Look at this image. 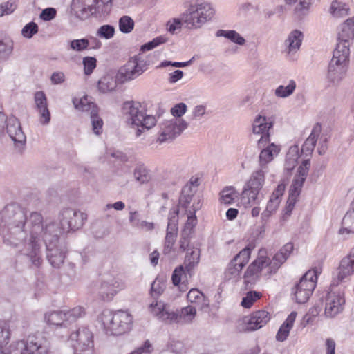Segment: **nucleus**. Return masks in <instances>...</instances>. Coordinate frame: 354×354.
I'll list each match as a JSON object with an SVG mask.
<instances>
[{
	"label": "nucleus",
	"instance_id": "nucleus-1",
	"mask_svg": "<svg viewBox=\"0 0 354 354\" xmlns=\"http://www.w3.org/2000/svg\"><path fill=\"white\" fill-rule=\"evenodd\" d=\"M2 222L8 225L1 230L3 241L19 248L31 264L39 267L42 263V248L47 250V258L55 268L63 263L65 254L57 245L58 232L54 223L44 220L40 213L31 212L28 216L18 207L7 206L1 212Z\"/></svg>",
	"mask_w": 354,
	"mask_h": 354
},
{
	"label": "nucleus",
	"instance_id": "nucleus-2",
	"mask_svg": "<svg viewBox=\"0 0 354 354\" xmlns=\"http://www.w3.org/2000/svg\"><path fill=\"white\" fill-rule=\"evenodd\" d=\"M294 250L293 243H286L272 259L261 251L257 258L248 267L244 273V282L248 286L254 285L261 276L269 277L276 273L279 268L284 263Z\"/></svg>",
	"mask_w": 354,
	"mask_h": 354
},
{
	"label": "nucleus",
	"instance_id": "nucleus-3",
	"mask_svg": "<svg viewBox=\"0 0 354 354\" xmlns=\"http://www.w3.org/2000/svg\"><path fill=\"white\" fill-rule=\"evenodd\" d=\"M122 110L127 125L135 131L137 138L154 127L158 122V118L148 113L145 106L139 102H126Z\"/></svg>",
	"mask_w": 354,
	"mask_h": 354
},
{
	"label": "nucleus",
	"instance_id": "nucleus-4",
	"mask_svg": "<svg viewBox=\"0 0 354 354\" xmlns=\"http://www.w3.org/2000/svg\"><path fill=\"white\" fill-rule=\"evenodd\" d=\"M99 320L106 334L119 336L129 333L133 326V318L127 310L111 311L104 310L99 317Z\"/></svg>",
	"mask_w": 354,
	"mask_h": 354
},
{
	"label": "nucleus",
	"instance_id": "nucleus-5",
	"mask_svg": "<svg viewBox=\"0 0 354 354\" xmlns=\"http://www.w3.org/2000/svg\"><path fill=\"white\" fill-rule=\"evenodd\" d=\"M216 10L207 1L190 3L182 13V21L189 29H199L214 18Z\"/></svg>",
	"mask_w": 354,
	"mask_h": 354
},
{
	"label": "nucleus",
	"instance_id": "nucleus-6",
	"mask_svg": "<svg viewBox=\"0 0 354 354\" xmlns=\"http://www.w3.org/2000/svg\"><path fill=\"white\" fill-rule=\"evenodd\" d=\"M86 314L85 309L80 306L67 310H54L45 313L44 320L52 328H66Z\"/></svg>",
	"mask_w": 354,
	"mask_h": 354
},
{
	"label": "nucleus",
	"instance_id": "nucleus-7",
	"mask_svg": "<svg viewBox=\"0 0 354 354\" xmlns=\"http://www.w3.org/2000/svg\"><path fill=\"white\" fill-rule=\"evenodd\" d=\"M318 268L309 270L292 288V299L298 304H304L310 298L317 283Z\"/></svg>",
	"mask_w": 354,
	"mask_h": 354
},
{
	"label": "nucleus",
	"instance_id": "nucleus-8",
	"mask_svg": "<svg viewBox=\"0 0 354 354\" xmlns=\"http://www.w3.org/2000/svg\"><path fill=\"white\" fill-rule=\"evenodd\" d=\"M48 348L40 339L29 337L26 340L12 342L6 351H0V354H47Z\"/></svg>",
	"mask_w": 354,
	"mask_h": 354
},
{
	"label": "nucleus",
	"instance_id": "nucleus-9",
	"mask_svg": "<svg viewBox=\"0 0 354 354\" xmlns=\"http://www.w3.org/2000/svg\"><path fill=\"white\" fill-rule=\"evenodd\" d=\"M199 259V249H188L185 258V268L183 266H180L174 270L171 277L172 282L174 286L179 287L180 291L184 292L187 289L186 284L181 281L186 274H189L191 270L198 263Z\"/></svg>",
	"mask_w": 354,
	"mask_h": 354
},
{
	"label": "nucleus",
	"instance_id": "nucleus-10",
	"mask_svg": "<svg viewBox=\"0 0 354 354\" xmlns=\"http://www.w3.org/2000/svg\"><path fill=\"white\" fill-rule=\"evenodd\" d=\"M187 127V122L182 118L165 120L160 124L157 142L160 144L171 142L179 136Z\"/></svg>",
	"mask_w": 354,
	"mask_h": 354
},
{
	"label": "nucleus",
	"instance_id": "nucleus-11",
	"mask_svg": "<svg viewBox=\"0 0 354 354\" xmlns=\"http://www.w3.org/2000/svg\"><path fill=\"white\" fill-rule=\"evenodd\" d=\"M149 68L147 60L140 57H133L122 66L118 72V78L122 82L136 80L143 74Z\"/></svg>",
	"mask_w": 354,
	"mask_h": 354
},
{
	"label": "nucleus",
	"instance_id": "nucleus-12",
	"mask_svg": "<svg viewBox=\"0 0 354 354\" xmlns=\"http://www.w3.org/2000/svg\"><path fill=\"white\" fill-rule=\"evenodd\" d=\"M93 333L86 328H79L71 334L69 340L74 354H93L94 344Z\"/></svg>",
	"mask_w": 354,
	"mask_h": 354
},
{
	"label": "nucleus",
	"instance_id": "nucleus-13",
	"mask_svg": "<svg viewBox=\"0 0 354 354\" xmlns=\"http://www.w3.org/2000/svg\"><path fill=\"white\" fill-rule=\"evenodd\" d=\"M251 249L248 247L241 250L227 264L224 276L226 280L236 281L240 279L243 267L248 263Z\"/></svg>",
	"mask_w": 354,
	"mask_h": 354
},
{
	"label": "nucleus",
	"instance_id": "nucleus-14",
	"mask_svg": "<svg viewBox=\"0 0 354 354\" xmlns=\"http://www.w3.org/2000/svg\"><path fill=\"white\" fill-rule=\"evenodd\" d=\"M86 218V215L80 211L66 209L62 212L59 216L60 228H58L56 225H55V227L59 231L58 234L62 232L75 230L84 225ZM54 225L55 224L54 223Z\"/></svg>",
	"mask_w": 354,
	"mask_h": 354
},
{
	"label": "nucleus",
	"instance_id": "nucleus-15",
	"mask_svg": "<svg viewBox=\"0 0 354 354\" xmlns=\"http://www.w3.org/2000/svg\"><path fill=\"white\" fill-rule=\"evenodd\" d=\"M126 287V281L122 276L106 274L101 283L100 292L104 299L111 300Z\"/></svg>",
	"mask_w": 354,
	"mask_h": 354
},
{
	"label": "nucleus",
	"instance_id": "nucleus-16",
	"mask_svg": "<svg viewBox=\"0 0 354 354\" xmlns=\"http://www.w3.org/2000/svg\"><path fill=\"white\" fill-rule=\"evenodd\" d=\"M271 318L270 314L266 310L254 312L248 317L240 319L237 324L239 331H252L266 326Z\"/></svg>",
	"mask_w": 354,
	"mask_h": 354
},
{
	"label": "nucleus",
	"instance_id": "nucleus-17",
	"mask_svg": "<svg viewBox=\"0 0 354 354\" xmlns=\"http://www.w3.org/2000/svg\"><path fill=\"white\" fill-rule=\"evenodd\" d=\"M147 309L150 315L167 324H173L177 319L176 311L161 300H152Z\"/></svg>",
	"mask_w": 354,
	"mask_h": 354
},
{
	"label": "nucleus",
	"instance_id": "nucleus-18",
	"mask_svg": "<svg viewBox=\"0 0 354 354\" xmlns=\"http://www.w3.org/2000/svg\"><path fill=\"white\" fill-rule=\"evenodd\" d=\"M257 147L260 149L259 164L261 167H266L272 162L280 153L281 147L275 142H272L270 138L257 139Z\"/></svg>",
	"mask_w": 354,
	"mask_h": 354
},
{
	"label": "nucleus",
	"instance_id": "nucleus-19",
	"mask_svg": "<svg viewBox=\"0 0 354 354\" xmlns=\"http://www.w3.org/2000/svg\"><path fill=\"white\" fill-rule=\"evenodd\" d=\"M202 207V198L194 192H190V189L183 187L179 198L178 211L180 212L189 213L193 211L196 212Z\"/></svg>",
	"mask_w": 354,
	"mask_h": 354
},
{
	"label": "nucleus",
	"instance_id": "nucleus-20",
	"mask_svg": "<svg viewBox=\"0 0 354 354\" xmlns=\"http://www.w3.org/2000/svg\"><path fill=\"white\" fill-rule=\"evenodd\" d=\"M344 295L340 291H330L326 297L324 314L329 318L341 313L344 307Z\"/></svg>",
	"mask_w": 354,
	"mask_h": 354
},
{
	"label": "nucleus",
	"instance_id": "nucleus-21",
	"mask_svg": "<svg viewBox=\"0 0 354 354\" xmlns=\"http://www.w3.org/2000/svg\"><path fill=\"white\" fill-rule=\"evenodd\" d=\"M310 167V160L303 159L297 169L289 189V196L299 198Z\"/></svg>",
	"mask_w": 354,
	"mask_h": 354
},
{
	"label": "nucleus",
	"instance_id": "nucleus-22",
	"mask_svg": "<svg viewBox=\"0 0 354 354\" xmlns=\"http://www.w3.org/2000/svg\"><path fill=\"white\" fill-rule=\"evenodd\" d=\"M6 132L15 147H21L25 145L26 136L22 130L19 120L16 117L10 116L7 119Z\"/></svg>",
	"mask_w": 354,
	"mask_h": 354
},
{
	"label": "nucleus",
	"instance_id": "nucleus-23",
	"mask_svg": "<svg viewBox=\"0 0 354 354\" xmlns=\"http://www.w3.org/2000/svg\"><path fill=\"white\" fill-rule=\"evenodd\" d=\"M273 127V122L266 115L258 114L254 118L252 125V134L257 137V139H268L270 138V130Z\"/></svg>",
	"mask_w": 354,
	"mask_h": 354
},
{
	"label": "nucleus",
	"instance_id": "nucleus-24",
	"mask_svg": "<svg viewBox=\"0 0 354 354\" xmlns=\"http://www.w3.org/2000/svg\"><path fill=\"white\" fill-rule=\"evenodd\" d=\"M285 187L283 183H280L272 193L266 204V209L261 213V219L263 221H268L272 215L277 212L281 203Z\"/></svg>",
	"mask_w": 354,
	"mask_h": 354
},
{
	"label": "nucleus",
	"instance_id": "nucleus-25",
	"mask_svg": "<svg viewBox=\"0 0 354 354\" xmlns=\"http://www.w3.org/2000/svg\"><path fill=\"white\" fill-rule=\"evenodd\" d=\"M348 68L329 62L326 81L328 86H337L344 80Z\"/></svg>",
	"mask_w": 354,
	"mask_h": 354
},
{
	"label": "nucleus",
	"instance_id": "nucleus-26",
	"mask_svg": "<svg viewBox=\"0 0 354 354\" xmlns=\"http://www.w3.org/2000/svg\"><path fill=\"white\" fill-rule=\"evenodd\" d=\"M354 40V17L341 23L337 28V42L351 46Z\"/></svg>",
	"mask_w": 354,
	"mask_h": 354
},
{
	"label": "nucleus",
	"instance_id": "nucleus-27",
	"mask_svg": "<svg viewBox=\"0 0 354 354\" xmlns=\"http://www.w3.org/2000/svg\"><path fill=\"white\" fill-rule=\"evenodd\" d=\"M36 110L39 113V121L42 125H47L50 121V113L48 108V101L43 91H37L34 97Z\"/></svg>",
	"mask_w": 354,
	"mask_h": 354
},
{
	"label": "nucleus",
	"instance_id": "nucleus-28",
	"mask_svg": "<svg viewBox=\"0 0 354 354\" xmlns=\"http://www.w3.org/2000/svg\"><path fill=\"white\" fill-rule=\"evenodd\" d=\"M354 274V258L349 255L342 259L337 270V280L342 283L349 280Z\"/></svg>",
	"mask_w": 354,
	"mask_h": 354
},
{
	"label": "nucleus",
	"instance_id": "nucleus-29",
	"mask_svg": "<svg viewBox=\"0 0 354 354\" xmlns=\"http://www.w3.org/2000/svg\"><path fill=\"white\" fill-rule=\"evenodd\" d=\"M71 11L76 17L81 19L87 18L91 14H95L91 0H73Z\"/></svg>",
	"mask_w": 354,
	"mask_h": 354
},
{
	"label": "nucleus",
	"instance_id": "nucleus-30",
	"mask_svg": "<svg viewBox=\"0 0 354 354\" xmlns=\"http://www.w3.org/2000/svg\"><path fill=\"white\" fill-rule=\"evenodd\" d=\"M350 46L337 42L330 62L348 68Z\"/></svg>",
	"mask_w": 354,
	"mask_h": 354
},
{
	"label": "nucleus",
	"instance_id": "nucleus-31",
	"mask_svg": "<svg viewBox=\"0 0 354 354\" xmlns=\"http://www.w3.org/2000/svg\"><path fill=\"white\" fill-rule=\"evenodd\" d=\"M304 39L303 32L299 30H292L285 40L286 50L288 55H293L299 49Z\"/></svg>",
	"mask_w": 354,
	"mask_h": 354
},
{
	"label": "nucleus",
	"instance_id": "nucleus-32",
	"mask_svg": "<svg viewBox=\"0 0 354 354\" xmlns=\"http://www.w3.org/2000/svg\"><path fill=\"white\" fill-rule=\"evenodd\" d=\"M297 317V313L295 311L291 312L282 324L280 326L276 335L275 339L277 342H283L286 341L289 335L290 330L294 326L295 322Z\"/></svg>",
	"mask_w": 354,
	"mask_h": 354
},
{
	"label": "nucleus",
	"instance_id": "nucleus-33",
	"mask_svg": "<svg viewBox=\"0 0 354 354\" xmlns=\"http://www.w3.org/2000/svg\"><path fill=\"white\" fill-rule=\"evenodd\" d=\"M266 167L254 171L244 185L260 192L266 182Z\"/></svg>",
	"mask_w": 354,
	"mask_h": 354
},
{
	"label": "nucleus",
	"instance_id": "nucleus-34",
	"mask_svg": "<svg viewBox=\"0 0 354 354\" xmlns=\"http://www.w3.org/2000/svg\"><path fill=\"white\" fill-rule=\"evenodd\" d=\"M350 11L351 8L349 4L339 0H333L330 3L328 8V13L335 19L347 17L349 15Z\"/></svg>",
	"mask_w": 354,
	"mask_h": 354
},
{
	"label": "nucleus",
	"instance_id": "nucleus-35",
	"mask_svg": "<svg viewBox=\"0 0 354 354\" xmlns=\"http://www.w3.org/2000/svg\"><path fill=\"white\" fill-rule=\"evenodd\" d=\"M301 154L298 145L290 146L286 155L284 169L288 171H292L297 165Z\"/></svg>",
	"mask_w": 354,
	"mask_h": 354
},
{
	"label": "nucleus",
	"instance_id": "nucleus-36",
	"mask_svg": "<svg viewBox=\"0 0 354 354\" xmlns=\"http://www.w3.org/2000/svg\"><path fill=\"white\" fill-rule=\"evenodd\" d=\"M321 133V127L318 124L315 125L309 136L305 140L301 150L300 151L302 153L304 156H310L314 150L315 143L320 135Z\"/></svg>",
	"mask_w": 354,
	"mask_h": 354
},
{
	"label": "nucleus",
	"instance_id": "nucleus-37",
	"mask_svg": "<svg viewBox=\"0 0 354 354\" xmlns=\"http://www.w3.org/2000/svg\"><path fill=\"white\" fill-rule=\"evenodd\" d=\"M13 328L14 321L12 319L0 318V348L10 342Z\"/></svg>",
	"mask_w": 354,
	"mask_h": 354
},
{
	"label": "nucleus",
	"instance_id": "nucleus-38",
	"mask_svg": "<svg viewBox=\"0 0 354 354\" xmlns=\"http://www.w3.org/2000/svg\"><path fill=\"white\" fill-rule=\"evenodd\" d=\"M259 194V192L244 185L240 198L241 204L245 208L251 207L252 205L258 204Z\"/></svg>",
	"mask_w": 354,
	"mask_h": 354
},
{
	"label": "nucleus",
	"instance_id": "nucleus-39",
	"mask_svg": "<svg viewBox=\"0 0 354 354\" xmlns=\"http://www.w3.org/2000/svg\"><path fill=\"white\" fill-rule=\"evenodd\" d=\"M73 104L75 109L81 112H89L91 114L93 110H98L97 105L87 95L74 97Z\"/></svg>",
	"mask_w": 354,
	"mask_h": 354
},
{
	"label": "nucleus",
	"instance_id": "nucleus-40",
	"mask_svg": "<svg viewBox=\"0 0 354 354\" xmlns=\"http://www.w3.org/2000/svg\"><path fill=\"white\" fill-rule=\"evenodd\" d=\"M185 214L187 218L182 230V236L184 241L181 243V248H184V244L187 242L186 239L194 232V228L198 223L196 212L192 211V212L185 213Z\"/></svg>",
	"mask_w": 354,
	"mask_h": 354
},
{
	"label": "nucleus",
	"instance_id": "nucleus-41",
	"mask_svg": "<svg viewBox=\"0 0 354 354\" xmlns=\"http://www.w3.org/2000/svg\"><path fill=\"white\" fill-rule=\"evenodd\" d=\"M176 222L177 220L175 216L173 218H170L169 221L164 249L165 253H167L171 250L175 243L178 230Z\"/></svg>",
	"mask_w": 354,
	"mask_h": 354
},
{
	"label": "nucleus",
	"instance_id": "nucleus-42",
	"mask_svg": "<svg viewBox=\"0 0 354 354\" xmlns=\"http://www.w3.org/2000/svg\"><path fill=\"white\" fill-rule=\"evenodd\" d=\"M187 298L189 302L194 304V306L200 310L204 309L209 305V301L203 293L196 288L191 289L187 295Z\"/></svg>",
	"mask_w": 354,
	"mask_h": 354
},
{
	"label": "nucleus",
	"instance_id": "nucleus-43",
	"mask_svg": "<svg viewBox=\"0 0 354 354\" xmlns=\"http://www.w3.org/2000/svg\"><path fill=\"white\" fill-rule=\"evenodd\" d=\"M297 88V83L293 79L288 80L283 84L278 86L274 90V95L278 98H287L292 95Z\"/></svg>",
	"mask_w": 354,
	"mask_h": 354
},
{
	"label": "nucleus",
	"instance_id": "nucleus-44",
	"mask_svg": "<svg viewBox=\"0 0 354 354\" xmlns=\"http://www.w3.org/2000/svg\"><path fill=\"white\" fill-rule=\"evenodd\" d=\"M133 175L134 180L139 184H146L151 178L150 170L143 163L136 164Z\"/></svg>",
	"mask_w": 354,
	"mask_h": 354
},
{
	"label": "nucleus",
	"instance_id": "nucleus-45",
	"mask_svg": "<svg viewBox=\"0 0 354 354\" xmlns=\"http://www.w3.org/2000/svg\"><path fill=\"white\" fill-rule=\"evenodd\" d=\"M117 82L115 77L110 74L102 77L97 82L98 91L102 93H108L115 90Z\"/></svg>",
	"mask_w": 354,
	"mask_h": 354
},
{
	"label": "nucleus",
	"instance_id": "nucleus-46",
	"mask_svg": "<svg viewBox=\"0 0 354 354\" xmlns=\"http://www.w3.org/2000/svg\"><path fill=\"white\" fill-rule=\"evenodd\" d=\"M196 308L194 306L189 305L181 308L179 313L176 311L177 319L174 323H191L196 317Z\"/></svg>",
	"mask_w": 354,
	"mask_h": 354
},
{
	"label": "nucleus",
	"instance_id": "nucleus-47",
	"mask_svg": "<svg viewBox=\"0 0 354 354\" xmlns=\"http://www.w3.org/2000/svg\"><path fill=\"white\" fill-rule=\"evenodd\" d=\"M345 232L354 233V205L352 204L342 219V228L339 230V234H343Z\"/></svg>",
	"mask_w": 354,
	"mask_h": 354
},
{
	"label": "nucleus",
	"instance_id": "nucleus-48",
	"mask_svg": "<svg viewBox=\"0 0 354 354\" xmlns=\"http://www.w3.org/2000/svg\"><path fill=\"white\" fill-rule=\"evenodd\" d=\"M95 14L107 15L112 8L113 0H91Z\"/></svg>",
	"mask_w": 354,
	"mask_h": 354
},
{
	"label": "nucleus",
	"instance_id": "nucleus-49",
	"mask_svg": "<svg viewBox=\"0 0 354 354\" xmlns=\"http://www.w3.org/2000/svg\"><path fill=\"white\" fill-rule=\"evenodd\" d=\"M216 35L218 37H223L227 38L231 41L240 46L244 45L245 43V39L235 30H220L216 32Z\"/></svg>",
	"mask_w": 354,
	"mask_h": 354
},
{
	"label": "nucleus",
	"instance_id": "nucleus-50",
	"mask_svg": "<svg viewBox=\"0 0 354 354\" xmlns=\"http://www.w3.org/2000/svg\"><path fill=\"white\" fill-rule=\"evenodd\" d=\"M238 196V193L233 187H227L220 193V201L225 205H230Z\"/></svg>",
	"mask_w": 354,
	"mask_h": 354
},
{
	"label": "nucleus",
	"instance_id": "nucleus-51",
	"mask_svg": "<svg viewBox=\"0 0 354 354\" xmlns=\"http://www.w3.org/2000/svg\"><path fill=\"white\" fill-rule=\"evenodd\" d=\"M286 2L288 4L298 3L295 9V12L299 15H304L309 10L313 0H286Z\"/></svg>",
	"mask_w": 354,
	"mask_h": 354
},
{
	"label": "nucleus",
	"instance_id": "nucleus-52",
	"mask_svg": "<svg viewBox=\"0 0 354 354\" xmlns=\"http://www.w3.org/2000/svg\"><path fill=\"white\" fill-rule=\"evenodd\" d=\"M99 109L93 110L90 114L92 131L95 135H100L102 133L103 120L98 115Z\"/></svg>",
	"mask_w": 354,
	"mask_h": 354
},
{
	"label": "nucleus",
	"instance_id": "nucleus-53",
	"mask_svg": "<svg viewBox=\"0 0 354 354\" xmlns=\"http://www.w3.org/2000/svg\"><path fill=\"white\" fill-rule=\"evenodd\" d=\"M13 50V41L10 39H0V59H6Z\"/></svg>",
	"mask_w": 354,
	"mask_h": 354
},
{
	"label": "nucleus",
	"instance_id": "nucleus-54",
	"mask_svg": "<svg viewBox=\"0 0 354 354\" xmlns=\"http://www.w3.org/2000/svg\"><path fill=\"white\" fill-rule=\"evenodd\" d=\"M115 32V29L114 26L109 24H104L97 28L96 36L106 40H109L114 37Z\"/></svg>",
	"mask_w": 354,
	"mask_h": 354
},
{
	"label": "nucleus",
	"instance_id": "nucleus-55",
	"mask_svg": "<svg viewBox=\"0 0 354 354\" xmlns=\"http://www.w3.org/2000/svg\"><path fill=\"white\" fill-rule=\"evenodd\" d=\"M118 26L120 32L128 34L133 30L134 21L129 16L124 15L120 18Z\"/></svg>",
	"mask_w": 354,
	"mask_h": 354
},
{
	"label": "nucleus",
	"instance_id": "nucleus-56",
	"mask_svg": "<svg viewBox=\"0 0 354 354\" xmlns=\"http://www.w3.org/2000/svg\"><path fill=\"white\" fill-rule=\"evenodd\" d=\"M261 296L262 295L259 292L250 291L246 294L245 297L243 298L241 305L244 308H249L256 301L259 299Z\"/></svg>",
	"mask_w": 354,
	"mask_h": 354
},
{
	"label": "nucleus",
	"instance_id": "nucleus-57",
	"mask_svg": "<svg viewBox=\"0 0 354 354\" xmlns=\"http://www.w3.org/2000/svg\"><path fill=\"white\" fill-rule=\"evenodd\" d=\"M165 282L163 279L156 278L151 284V294L153 297H159L165 290Z\"/></svg>",
	"mask_w": 354,
	"mask_h": 354
},
{
	"label": "nucleus",
	"instance_id": "nucleus-58",
	"mask_svg": "<svg viewBox=\"0 0 354 354\" xmlns=\"http://www.w3.org/2000/svg\"><path fill=\"white\" fill-rule=\"evenodd\" d=\"M39 28L36 23L29 22L21 30V35L27 39H30L38 32Z\"/></svg>",
	"mask_w": 354,
	"mask_h": 354
},
{
	"label": "nucleus",
	"instance_id": "nucleus-59",
	"mask_svg": "<svg viewBox=\"0 0 354 354\" xmlns=\"http://www.w3.org/2000/svg\"><path fill=\"white\" fill-rule=\"evenodd\" d=\"M87 44L88 41L86 38L73 39L69 42L70 48L77 52L87 49Z\"/></svg>",
	"mask_w": 354,
	"mask_h": 354
},
{
	"label": "nucleus",
	"instance_id": "nucleus-60",
	"mask_svg": "<svg viewBox=\"0 0 354 354\" xmlns=\"http://www.w3.org/2000/svg\"><path fill=\"white\" fill-rule=\"evenodd\" d=\"M192 60L190 59L187 62H171V61H167L164 60L161 62L158 66H157V68H166L167 66H173L175 68H183L188 66L191 64Z\"/></svg>",
	"mask_w": 354,
	"mask_h": 354
},
{
	"label": "nucleus",
	"instance_id": "nucleus-61",
	"mask_svg": "<svg viewBox=\"0 0 354 354\" xmlns=\"http://www.w3.org/2000/svg\"><path fill=\"white\" fill-rule=\"evenodd\" d=\"M84 73L90 75L96 67L97 60L93 57H86L83 59Z\"/></svg>",
	"mask_w": 354,
	"mask_h": 354
},
{
	"label": "nucleus",
	"instance_id": "nucleus-62",
	"mask_svg": "<svg viewBox=\"0 0 354 354\" xmlns=\"http://www.w3.org/2000/svg\"><path fill=\"white\" fill-rule=\"evenodd\" d=\"M17 6L14 1H8L0 4V17L12 13Z\"/></svg>",
	"mask_w": 354,
	"mask_h": 354
},
{
	"label": "nucleus",
	"instance_id": "nucleus-63",
	"mask_svg": "<svg viewBox=\"0 0 354 354\" xmlns=\"http://www.w3.org/2000/svg\"><path fill=\"white\" fill-rule=\"evenodd\" d=\"M187 106L185 103L180 102L175 104L171 109V113L174 117V118H180L187 111Z\"/></svg>",
	"mask_w": 354,
	"mask_h": 354
},
{
	"label": "nucleus",
	"instance_id": "nucleus-64",
	"mask_svg": "<svg viewBox=\"0 0 354 354\" xmlns=\"http://www.w3.org/2000/svg\"><path fill=\"white\" fill-rule=\"evenodd\" d=\"M168 349L174 354H182L184 351V345L180 341L172 340L169 343Z\"/></svg>",
	"mask_w": 354,
	"mask_h": 354
}]
</instances>
